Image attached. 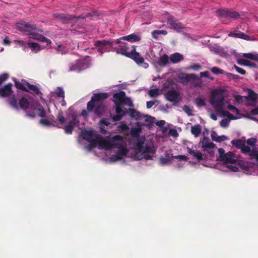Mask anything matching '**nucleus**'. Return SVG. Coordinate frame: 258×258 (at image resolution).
I'll list each match as a JSON object with an SVG mask.
<instances>
[{
  "mask_svg": "<svg viewBox=\"0 0 258 258\" xmlns=\"http://www.w3.org/2000/svg\"><path fill=\"white\" fill-rule=\"evenodd\" d=\"M209 72H208V71H205V72H201L200 73V77L201 78H202V77H206V78H209L211 80H213V78L212 77H210V75H209Z\"/></svg>",
  "mask_w": 258,
  "mask_h": 258,
  "instance_id": "52",
  "label": "nucleus"
},
{
  "mask_svg": "<svg viewBox=\"0 0 258 258\" xmlns=\"http://www.w3.org/2000/svg\"><path fill=\"white\" fill-rule=\"evenodd\" d=\"M169 135L174 138H176L178 136L177 131L175 129H170L169 130Z\"/></svg>",
  "mask_w": 258,
  "mask_h": 258,
  "instance_id": "51",
  "label": "nucleus"
},
{
  "mask_svg": "<svg viewBox=\"0 0 258 258\" xmlns=\"http://www.w3.org/2000/svg\"><path fill=\"white\" fill-rule=\"evenodd\" d=\"M128 112L130 116L136 120L142 121L143 120V114L135 109L130 108Z\"/></svg>",
  "mask_w": 258,
  "mask_h": 258,
  "instance_id": "24",
  "label": "nucleus"
},
{
  "mask_svg": "<svg viewBox=\"0 0 258 258\" xmlns=\"http://www.w3.org/2000/svg\"><path fill=\"white\" fill-rule=\"evenodd\" d=\"M125 93L123 91H120L119 92L115 93L113 96V101L115 105H122L123 98L125 95Z\"/></svg>",
  "mask_w": 258,
  "mask_h": 258,
  "instance_id": "20",
  "label": "nucleus"
},
{
  "mask_svg": "<svg viewBox=\"0 0 258 258\" xmlns=\"http://www.w3.org/2000/svg\"><path fill=\"white\" fill-rule=\"evenodd\" d=\"M227 78L230 80H237L239 78V76L236 75H234L230 73H227L225 72V74H224Z\"/></svg>",
  "mask_w": 258,
  "mask_h": 258,
  "instance_id": "48",
  "label": "nucleus"
},
{
  "mask_svg": "<svg viewBox=\"0 0 258 258\" xmlns=\"http://www.w3.org/2000/svg\"><path fill=\"white\" fill-rule=\"evenodd\" d=\"M122 40H123V39H121V37H120V38L119 39H116L115 40V42L117 43V44H119V43H121L122 44V42H121Z\"/></svg>",
  "mask_w": 258,
  "mask_h": 258,
  "instance_id": "64",
  "label": "nucleus"
},
{
  "mask_svg": "<svg viewBox=\"0 0 258 258\" xmlns=\"http://www.w3.org/2000/svg\"><path fill=\"white\" fill-rule=\"evenodd\" d=\"M121 39L123 40L127 41L133 43L140 41L141 38L138 35L132 34L127 36L121 37Z\"/></svg>",
  "mask_w": 258,
  "mask_h": 258,
  "instance_id": "30",
  "label": "nucleus"
},
{
  "mask_svg": "<svg viewBox=\"0 0 258 258\" xmlns=\"http://www.w3.org/2000/svg\"><path fill=\"white\" fill-rule=\"evenodd\" d=\"M16 26L18 29L22 31H29L34 28L33 26L25 22L18 23L16 24Z\"/></svg>",
  "mask_w": 258,
  "mask_h": 258,
  "instance_id": "28",
  "label": "nucleus"
},
{
  "mask_svg": "<svg viewBox=\"0 0 258 258\" xmlns=\"http://www.w3.org/2000/svg\"><path fill=\"white\" fill-rule=\"evenodd\" d=\"M108 97L106 93L94 94L91 100L89 101L87 105V109L90 112L94 109V113L97 116H101L104 112V106L103 100Z\"/></svg>",
  "mask_w": 258,
  "mask_h": 258,
  "instance_id": "5",
  "label": "nucleus"
},
{
  "mask_svg": "<svg viewBox=\"0 0 258 258\" xmlns=\"http://www.w3.org/2000/svg\"><path fill=\"white\" fill-rule=\"evenodd\" d=\"M114 41L111 40H101L95 42V45L98 48V51L102 55L103 52L110 51L113 49Z\"/></svg>",
  "mask_w": 258,
  "mask_h": 258,
  "instance_id": "13",
  "label": "nucleus"
},
{
  "mask_svg": "<svg viewBox=\"0 0 258 258\" xmlns=\"http://www.w3.org/2000/svg\"><path fill=\"white\" fill-rule=\"evenodd\" d=\"M155 103V101H150L147 102V108H151Z\"/></svg>",
  "mask_w": 258,
  "mask_h": 258,
  "instance_id": "57",
  "label": "nucleus"
},
{
  "mask_svg": "<svg viewBox=\"0 0 258 258\" xmlns=\"http://www.w3.org/2000/svg\"><path fill=\"white\" fill-rule=\"evenodd\" d=\"M171 85H172V82L170 81H167L163 84V87L161 89H162V91L167 89Z\"/></svg>",
  "mask_w": 258,
  "mask_h": 258,
  "instance_id": "55",
  "label": "nucleus"
},
{
  "mask_svg": "<svg viewBox=\"0 0 258 258\" xmlns=\"http://www.w3.org/2000/svg\"><path fill=\"white\" fill-rule=\"evenodd\" d=\"M195 102L198 107L204 106L206 105V98L203 95L199 96L196 99Z\"/></svg>",
  "mask_w": 258,
  "mask_h": 258,
  "instance_id": "35",
  "label": "nucleus"
},
{
  "mask_svg": "<svg viewBox=\"0 0 258 258\" xmlns=\"http://www.w3.org/2000/svg\"><path fill=\"white\" fill-rule=\"evenodd\" d=\"M255 160L256 164L240 162L234 153L231 152L225 153L222 148L218 149V155L216 158V160L221 162L226 168L224 171L237 172L240 169L248 175H258V162Z\"/></svg>",
  "mask_w": 258,
  "mask_h": 258,
  "instance_id": "3",
  "label": "nucleus"
},
{
  "mask_svg": "<svg viewBox=\"0 0 258 258\" xmlns=\"http://www.w3.org/2000/svg\"><path fill=\"white\" fill-rule=\"evenodd\" d=\"M167 34V32L165 30H154L152 33L153 37L155 38H157V36L160 34L166 35Z\"/></svg>",
  "mask_w": 258,
  "mask_h": 258,
  "instance_id": "42",
  "label": "nucleus"
},
{
  "mask_svg": "<svg viewBox=\"0 0 258 258\" xmlns=\"http://www.w3.org/2000/svg\"><path fill=\"white\" fill-rule=\"evenodd\" d=\"M52 96H56L63 99L64 98V92L60 87L57 88L53 92H51Z\"/></svg>",
  "mask_w": 258,
  "mask_h": 258,
  "instance_id": "31",
  "label": "nucleus"
},
{
  "mask_svg": "<svg viewBox=\"0 0 258 258\" xmlns=\"http://www.w3.org/2000/svg\"><path fill=\"white\" fill-rule=\"evenodd\" d=\"M257 95L252 91L248 90V97H246V100H244V103L247 106H253L256 104Z\"/></svg>",
  "mask_w": 258,
  "mask_h": 258,
  "instance_id": "17",
  "label": "nucleus"
},
{
  "mask_svg": "<svg viewBox=\"0 0 258 258\" xmlns=\"http://www.w3.org/2000/svg\"><path fill=\"white\" fill-rule=\"evenodd\" d=\"M229 36L234 37V38H241L246 40H252L250 39L249 36L241 32L240 31H235V32H230L229 34Z\"/></svg>",
  "mask_w": 258,
  "mask_h": 258,
  "instance_id": "22",
  "label": "nucleus"
},
{
  "mask_svg": "<svg viewBox=\"0 0 258 258\" xmlns=\"http://www.w3.org/2000/svg\"><path fill=\"white\" fill-rule=\"evenodd\" d=\"M29 38L37 40L42 42L46 43V45L50 44L51 41L50 39L44 37L42 35L37 33H31L29 34Z\"/></svg>",
  "mask_w": 258,
  "mask_h": 258,
  "instance_id": "18",
  "label": "nucleus"
},
{
  "mask_svg": "<svg viewBox=\"0 0 258 258\" xmlns=\"http://www.w3.org/2000/svg\"><path fill=\"white\" fill-rule=\"evenodd\" d=\"M201 131L202 126L199 124H196L191 127V132L195 137H198L201 134Z\"/></svg>",
  "mask_w": 258,
  "mask_h": 258,
  "instance_id": "32",
  "label": "nucleus"
},
{
  "mask_svg": "<svg viewBox=\"0 0 258 258\" xmlns=\"http://www.w3.org/2000/svg\"><path fill=\"white\" fill-rule=\"evenodd\" d=\"M25 90L36 94H38L39 93V89L37 86L29 84H27L26 90Z\"/></svg>",
  "mask_w": 258,
  "mask_h": 258,
  "instance_id": "38",
  "label": "nucleus"
},
{
  "mask_svg": "<svg viewBox=\"0 0 258 258\" xmlns=\"http://www.w3.org/2000/svg\"><path fill=\"white\" fill-rule=\"evenodd\" d=\"M159 162L161 165H164L170 164L171 163V160L167 157H161L159 158Z\"/></svg>",
  "mask_w": 258,
  "mask_h": 258,
  "instance_id": "43",
  "label": "nucleus"
},
{
  "mask_svg": "<svg viewBox=\"0 0 258 258\" xmlns=\"http://www.w3.org/2000/svg\"><path fill=\"white\" fill-rule=\"evenodd\" d=\"M201 146L204 154H207V159L213 160L214 158V151L216 149L215 144L212 143L208 138L204 137L203 140L199 143Z\"/></svg>",
  "mask_w": 258,
  "mask_h": 258,
  "instance_id": "10",
  "label": "nucleus"
},
{
  "mask_svg": "<svg viewBox=\"0 0 258 258\" xmlns=\"http://www.w3.org/2000/svg\"><path fill=\"white\" fill-rule=\"evenodd\" d=\"M167 24L170 28L178 32H181L184 28L180 22L172 17L167 18Z\"/></svg>",
  "mask_w": 258,
  "mask_h": 258,
  "instance_id": "14",
  "label": "nucleus"
},
{
  "mask_svg": "<svg viewBox=\"0 0 258 258\" xmlns=\"http://www.w3.org/2000/svg\"><path fill=\"white\" fill-rule=\"evenodd\" d=\"M110 124V122L109 119L103 118L101 119L99 122V128L100 133L102 134H106L107 133V131L105 129V126H107Z\"/></svg>",
  "mask_w": 258,
  "mask_h": 258,
  "instance_id": "25",
  "label": "nucleus"
},
{
  "mask_svg": "<svg viewBox=\"0 0 258 258\" xmlns=\"http://www.w3.org/2000/svg\"><path fill=\"white\" fill-rule=\"evenodd\" d=\"M256 142V139L254 138H250L247 140V146L250 147V151H252L255 148H258V147H254V144Z\"/></svg>",
  "mask_w": 258,
  "mask_h": 258,
  "instance_id": "40",
  "label": "nucleus"
},
{
  "mask_svg": "<svg viewBox=\"0 0 258 258\" xmlns=\"http://www.w3.org/2000/svg\"><path fill=\"white\" fill-rule=\"evenodd\" d=\"M30 109H32L33 111L32 113L27 111L26 115L27 116L33 118L37 115L42 118L39 121V123L42 125L46 127L57 126L63 128L67 134H71L74 127L79 123L77 115L72 114L68 116L66 118L62 115V112L59 113L56 119L54 120V117L50 113V109L47 105L43 107L40 104L35 103L30 106Z\"/></svg>",
  "mask_w": 258,
  "mask_h": 258,
  "instance_id": "2",
  "label": "nucleus"
},
{
  "mask_svg": "<svg viewBox=\"0 0 258 258\" xmlns=\"http://www.w3.org/2000/svg\"><path fill=\"white\" fill-rule=\"evenodd\" d=\"M88 112H89L88 110H83L81 112V115L84 117H87L88 116Z\"/></svg>",
  "mask_w": 258,
  "mask_h": 258,
  "instance_id": "61",
  "label": "nucleus"
},
{
  "mask_svg": "<svg viewBox=\"0 0 258 258\" xmlns=\"http://www.w3.org/2000/svg\"><path fill=\"white\" fill-rule=\"evenodd\" d=\"M173 158L181 161H187L188 157L185 155H177L173 156Z\"/></svg>",
  "mask_w": 258,
  "mask_h": 258,
  "instance_id": "50",
  "label": "nucleus"
},
{
  "mask_svg": "<svg viewBox=\"0 0 258 258\" xmlns=\"http://www.w3.org/2000/svg\"><path fill=\"white\" fill-rule=\"evenodd\" d=\"M121 106V105H115L116 114L112 117L113 121H116L120 120L125 114V111L122 109Z\"/></svg>",
  "mask_w": 258,
  "mask_h": 258,
  "instance_id": "19",
  "label": "nucleus"
},
{
  "mask_svg": "<svg viewBox=\"0 0 258 258\" xmlns=\"http://www.w3.org/2000/svg\"><path fill=\"white\" fill-rule=\"evenodd\" d=\"M183 147L186 149L188 154L192 155L193 158L198 161V162L200 163L205 166H210L209 164H205L204 163V160L203 158V155L201 153L196 150V146H195L191 142L188 141H184L183 142Z\"/></svg>",
  "mask_w": 258,
  "mask_h": 258,
  "instance_id": "9",
  "label": "nucleus"
},
{
  "mask_svg": "<svg viewBox=\"0 0 258 258\" xmlns=\"http://www.w3.org/2000/svg\"><path fill=\"white\" fill-rule=\"evenodd\" d=\"M211 71L215 75L225 74V71L217 67H213L211 69Z\"/></svg>",
  "mask_w": 258,
  "mask_h": 258,
  "instance_id": "45",
  "label": "nucleus"
},
{
  "mask_svg": "<svg viewBox=\"0 0 258 258\" xmlns=\"http://www.w3.org/2000/svg\"><path fill=\"white\" fill-rule=\"evenodd\" d=\"M216 15L220 18L228 19H237L239 17V14L237 12L224 9L217 10Z\"/></svg>",
  "mask_w": 258,
  "mask_h": 258,
  "instance_id": "15",
  "label": "nucleus"
},
{
  "mask_svg": "<svg viewBox=\"0 0 258 258\" xmlns=\"http://www.w3.org/2000/svg\"><path fill=\"white\" fill-rule=\"evenodd\" d=\"M156 124L159 126H163L165 124V121L163 120H161L156 122Z\"/></svg>",
  "mask_w": 258,
  "mask_h": 258,
  "instance_id": "56",
  "label": "nucleus"
},
{
  "mask_svg": "<svg viewBox=\"0 0 258 258\" xmlns=\"http://www.w3.org/2000/svg\"><path fill=\"white\" fill-rule=\"evenodd\" d=\"M126 104L129 107H134V104L133 103L132 100L131 98L127 97L124 95L123 101L122 102V104Z\"/></svg>",
  "mask_w": 258,
  "mask_h": 258,
  "instance_id": "46",
  "label": "nucleus"
},
{
  "mask_svg": "<svg viewBox=\"0 0 258 258\" xmlns=\"http://www.w3.org/2000/svg\"><path fill=\"white\" fill-rule=\"evenodd\" d=\"M183 110L188 115V116H192L194 115V110L192 107L184 105L183 107Z\"/></svg>",
  "mask_w": 258,
  "mask_h": 258,
  "instance_id": "41",
  "label": "nucleus"
},
{
  "mask_svg": "<svg viewBox=\"0 0 258 258\" xmlns=\"http://www.w3.org/2000/svg\"><path fill=\"white\" fill-rule=\"evenodd\" d=\"M191 76H193L191 77L192 78L190 79L188 82V83L190 84V86L192 87H201L202 86V82L201 78L194 74H191Z\"/></svg>",
  "mask_w": 258,
  "mask_h": 258,
  "instance_id": "21",
  "label": "nucleus"
},
{
  "mask_svg": "<svg viewBox=\"0 0 258 258\" xmlns=\"http://www.w3.org/2000/svg\"><path fill=\"white\" fill-rule=\"evenodd\" d=\"M241 57L237 58V62L238 64L243 66H247L255 68L256 64L248 59L258 61V54L255 52L242 53Z\"/></svg>",
  "mask_w": 258,
  "mask_h": 258,
  "instance_id": "11",
  "label": "nucleus"
},
{
  "mask_svg": "<svg viewBox=\"0 0 258 258\" xmlns=\"http://www.w3.org/2000/svg\"><path fill=\"white\" fill-rule=\"evenodd\" d=\"M162 93V89L157 88L154 86H152L150 87V89L148 90V94L151 97H157L160 95H161Z\"/></svg>",
  "mask_w": 258,
  "mask_h": 258,
  "instance_id": "27",
  "label": "nucleus"
},
{
  "mask_svg": "<svg viewBox=\"0 0 258 258\" xmlns=\"http://www.w3.org/2000/svg\"><path fill=\"white\" fill-rule=\"evenodd\" d=\"M125 53L128 55V57L134 60L139 66L145 69H147L149 67L148 63L146 62L144 58L141 56L139 52L136 51L135 46H132L131 53Z\"/></svg>",
  "mask_w": 258,
  "mask_h": 258,
  "instance_id": "12",
  "label": "nucleus"
},
{
  "mask_svg": "<svg viewBox=\"0 0 258 258\" xmlns=\"http://www.w3.org/2000/svg\"><path fill=\"white\" fill-rule=\"evenodd\" d=\"M171 152H172V151L170 150L166 151V152L165 153V157H167V158H168L169 159H170V158L171 157H173V156L172 155Z\"/></svg>",
  "mask_w": 258,
  "mask_h": 258,
  "instance_id": "58",
  "label": "nucleus"
},
{
  "mask_svg": "<svg viewBox=\"0 0 258 258\" xmlns=\"http://www.w3.org/2000/svg\"><path fill=\"white\" fill-rule=\"evenodd\" d=\"M168 55L164 54L163 56H161L158 61V63L161 66H166L168 62Z\"/></svg>",
  "mask_w": 258,
  "mask_h": 258,
  "instance_id": "39",
  "label": "nucleus"
},
{
  "mask_svg": "<svg viewBox=\"0 0 258 258\" xmlns=\"http://www.w3.org/2000/svg\"><path fill=\"white\" fill-rule=\"evenodd\" d=\"M230 100L222 91H219L212 93L210 102L213 108L222 111L224 107L227 108L228 105L231 104Z\"/></svg>",
  "mask_w": 258,
  "mask_h": 258,
  "instance_id": "6",
  "label": "nucleus"
},
{
  "mask_svg": "<svg viewBox=\"0 0 258 258\" xmlns=\"http://www.w3.org/2000/svg\"><path fill=\"white\" fill-rule=\"evenodd\" d=\"M57 18L58 19L61 20L63 21V22H64V23H67L68 21L70 20V18L65 17L64 15H61V14L58 15Z\"/></svg>",
  "mask_w": 258,
  "mask_h": 258,
  "instance_id": "54",
  "label": "nucleus"
},
{
  "mask_svg": "<svg viewBox=\"0 0 258 258\" xmlns=\"http://www.w3.org/2000/svg\"><path fill=\"white\" fill-rule=\"evenodd\" d=\"M211 137L213 141L218 143H221L228 139L227 136L225 135L218 136L215 132L212 133Z\"/></svg>",
  "mask_w": 258,
  "mask_h": 258,
  "instance_id": "29",
  "label": "nucleus"
},
{
  "mask_svg": "<svg viewBox=\"0 0 258 258\" xmlns=\"http://www.w3.org/2000/svg\"><path fill=\"white\" fill-rule=\"evenodd\" d=\"M155 118L152 117L150 115L143 114V120L145 122L152 123L154 122Z\"/></svg>",
  "mask_w": 258,
  "mask_h": 258,
  "instance_id": "44",
  "label": "nucleus"
},
{
  "mask_svg": "<svg viewBox=\"0 0 258 258\" xmlns=\"http://www.w3.org/2000/svg\"><path fill=\"white\" fill-rule=\"evenodd\" d=\"M131 49L132 46L130 47L126 43H122V44L119 46L117 52L128 57V55L125 52L131 53Z\"/></svg>",
  "mask_w": 258,
  "mask_h": 258,
  "instance_id": "23",
  "label": "nucleus"
},
{
  "mask_svg": "<svg viewBox=\"0 0 258 258\" xmlns=\"http://www.w3.org/2000/svg\"><path fill=\"white\" fill-rule=\"evenodd\" d=\"M10 43H11V41L9 40V39L8 38H6L4 40V44L5 45H9L10 44Z\"/></svg>",
  "mask_w": 258,
  "mask_h": 258,
  "instance_id": "62",
  "label": "nucleus"
},
{
  "mask_svg": "<svg viewBox=\"0 0 258 258\" xmlns=\"http://www.w3.org/2000/svg\"><path fill=\"white\" fill-rule=\"evenodd\" d=\"M193 76H191V74H187L186 73H180L178 75L177 78L180 83L183 84H187L190 80V79Z\"/></svg>",
  "mask_w": 258,
  "mask_h": 258,
  "instance_id": "26",
  "label": "nucleus"
},
{
  "mask_svg": "<svg viewBox=\"0 0 258 258\" xmlns=\"http://www.w3.org/2000/svg\"><path fill=\"white\" fill-rule=\"evenodd\" d=\"M234 68L237 73L240 74L241 75H245L246 74V72L243 69L237 67L236 65H234Z\"/></svg>",
  "mask_w": 258,
  "mask_h": 258,
  "instance_id": "53",
  "label": "nucleus"
},
{
  "mask_svg": "<svg viewBox=\"0 0 258 258\" xmlns=\"http://www.w3.org/2000/svg\"><path fill=\"white\" fill-rule=\"evenodd\" d=\"M117 129L119 132L125 134L128 133L130 128L126 123L121 122L117 126Z\"/></svg>",
  "mask_w": 258,
  "mask_h": 258,
  "instance_id": "36",
  "label": "nucleus"
},
{
  "mask_svg": "<svg viewBox=\"0 0 258 258\" xmlns=\"http://www.w3.org/2000/svg\"><path fill=\"white\" fill-rule=\"evenodd\" d=\"M15 86L18 89H21L22 90H26V87L21 82L19 81L15 82Z\"/></svg>",
  "mask_w": 258,
  "mask_h": 258,
  "instance_id": "49",
  "label": "nucleus"
},
{
  "mask_svg": "<svg viewBox=\"0 0 258 258\" xmlns=\"http://www.w3.org/2000/svg\"><path fill=\"white\" fill-rule=\"evenodd\" d=\"M167 99L174 103L179 102L181 98L179 94L175 91H169L166 94Z\"/></svg>",
  "mask_w": 258,
  "mask_h": 258,
  "instance_id": "16",
  "label": "nucleus"
},
{
  "mask_svg": "<svg viewBox=\"0 0 258 258\" xmlns=\"http://www.w3.org/2000/svg\"><path fill=\"white\" fill-rule=\"evenodd\" d=\"M189 68L194 70H198L201 68V66L199 64H195L191 66Z\"/></svg>",
  "mask_w": 258,
  "mask_h": 258,
  "instance_id": "60",
  "label": "nucleus"
},
{
  "mask_svg": "<svg viewBox=\"0 0 258 258\" xmlns=\"http://www.w3.org/2000/svg\"><path fill=\"white\" fill-rule=\"evenodd\" d=\"M12 86V84L9 83L4 87H0V96L10 98L9 100L10 104L16 109L28 108L30 104L28 100L25 97H22L18 100V97L13 94Z\"/></svg>",
  "mask_w": 258,
  "mask_h": 258,
  "instance_id": "4",
  "label": "nucleus"
},
{
  "mask_svg": "<svg viewBox=\"0 0 258 258\" xmlns=\"http://www.w3.org/2000/svg\"><path fill=\"white\" fill-rule=\"evenodd\" d=\"M227 109L231 111V113L226 111H221V115L223 117L227 118L223 119L220 122V125L222 127L225 128L228 126L231 120H235L242 117V115L240 113L238 109L235 106L232 104H229Z\"/></svg>",
  "mask_w": 258,
  "mask_h": 258,
  "instance_id": "7",
  "label": "nucleus"
},
{
  "mask_svg": "<svg viewBox=\"0 0 258 258\" xmlns=\"http://www.w3.org/2000/svg\"><path fill=\"white\" fill-rule=\"evenodd\" d=\"M91 59L90 57L87 56L84 58L76 60L71 63L69 66V72H80L84 70L91 66Z\"/></svg>",
  "mask_w": 258,
  "mask_h": 258,
  "instance_id": "8",
  "label": "nucleus"
},
{
  "mask_svg": "<svg viewBox=\"0 0 258 258\" xmlns=\"http://www.w3.org/2000/svg\"><path fill=\"white\" fill-rule=\"evenodd\" d=\"M143 125V123L138 121L131 128L128 148L125 138L120 135L103 138L95 135L93 130H84L81 132L80 137L90 143L89 150L97 147L115 153L114 155L105 159L107 163H114L125 157H131L134 160H153L156 148L153 142L146 141L144 136H140Z\"/></svg>",
  "mask_w": 258,
  "mask_h": 258,
  "instance_id": "1",
  "label": "nucleus"
},
{
  "mask_svg": "<svg viewBox=\"0 0 258 258\" xmlns=\"http://www.w3.org/2000/svg\"><path fill=\"white\" fill-rule=\"evenodd\" d=\"M183 59V56L179 53H175L170 57V61L173 63H177Z\"/></svg>",
  "mask_w": 258,
  "mask_h": 258,
  "instance_id": "34",
  "label": "nucleus"
},
{
  "mask_svg": "<svg viewBox=\"0 0 258 258\" xmlns=\"http://www.w3.org/2000/svg\"><path fill=\"white\" fill-rule=\"evenodd\" d=\"M56 50H57L58 53H61V54H64L67 51L66 47L61 44H58L57 46Z\"/></svg>",
  "mask_w": 258,
  "mask_h": 258,
  "instance_id": "47",
  "label": "nucleus"
},
{
  "mask_svg": "<svg viewBox=\"0 0 258 258\" xmlns=\"http://www.w3.org/2000/svg\"><path fill=\"white\" fill-rule=\"evenodd\" d=\"M250 113L252 115L258 114V105L255 108L252 109L250 111Z\"/></svg>",
  "mask_w": 258,
  "mask_h": 258,
  "instance_id": "59",
  "label": "nucleus"
},
{
  "mask_svg": "<svg viewBox=\"0 0 258 258\" xmlns=\"http://www.w3.org/2000/svg\"><path fill=\"white\" fill-rule=\"evenodd\" d=\"M234 104L235 105H238L239 104L244 102V100H246V97L242 96L240 95H235L233 97Z\"/></svg>",
  "mask_w": 258,
  "mask_h": 258,
  "instance_id": "37",
  "label": "nucleus"
},
{
  "mask_svg": "<svg viewBox=\"0 0 258 258\" xmlns=\"http://www.w3.org/2000/svg\"><path fill=\"white\" fill-rule=\"evenodd\" d=\"M210 117L214 120H216L217 119V115L216 114H214V113H211L210 114Z\"/></svg>",
  "mask_w": 258,
  "mask_h": 258,
  "instance_id": "63",
  "label": "nucleus"
},
{
  "mask_svg": "<svg viewBox=\"0 0 258 258\" xmlns=\"http://www.w3.org/2000/svg\"><path fill=\"white\" fill-rule=\"evenodd\" d=\"M28 45L32 49V50L34 51L35 53H37L43 48L41 47L39 44L35 42L29 41Z\"/></svg>",
  "mask_w": 258,
  "mask_h": 258,
  "instance_id": "33",
  "label": "nucleus"
}]
</instances>
